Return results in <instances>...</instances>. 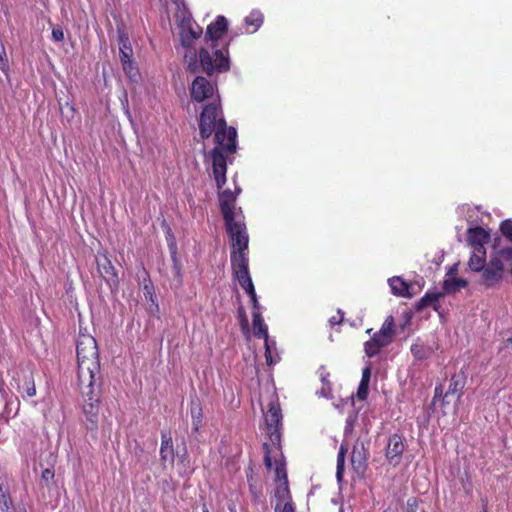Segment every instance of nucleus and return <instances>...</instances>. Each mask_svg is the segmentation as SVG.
<instances>
[{
  "mask_svg": "<svg viewBox=\"0 0 512 512\" xmlns=\"http://www.w3.org/2000/svg\"><path fill=\"white\" fill-rule=\"evenodd\" d=\"M199 132L203 139L209 138L215 133L216 147L209 157L212 161L213 175L217 187L221 189L226 183L227 163L224 152L232 154L237 149V131L234 127H228L223 117L220 105L213 102L206 105L200 114Z\"/></svg>",
  "mask_w": 512,
  "mask_h": 512,
  "instance_id": "nucleus-1",
  "label": "nucleus"
},
{
  "mask_svg": "<svg viewBox=\"0 0 512 512\" xmlns=\"http://www.w3.org/2000/svg\"><path fill=\"white\" fill-rule=\"evenodd\" d=\"M225 34H180L182 47L188 49L184 57L190 55L188 69L195 73L198 69L197 53L202 70L212 75L214 72H226L230 69L228 41Z\"/></svg>",
  "mask_w": 512,
  "mask_h": 512,
  "instance_id": "nucleus-2",
  "label": "nucleus"
},
{
  "mask_svg": "<svg viewBox=\"0 0 512 512\" xmlns=\"http://www.w3.org/2000/svg\"><path fill=\"white\" fill-rule=\"evenodd\" d=\"M77 379L88 388L92 379H100V362L97 342L91 335H80L77 341Z\"/></svg>",
  "mask_w": 512,
  "mask_h": 512,
  "instance_id": "nucleus-3",
  "label": "nucleus"
},
{
  "mask_svg": "<svg viewBox=\"0 0 512 512\" xmlns=\"http://www.w3.org/2000/svg\"><path fill=\"white\" fill-rule=\"evenodd\" d=\"M227 232L231 238V255L243 254L248 256L249 236L246 225L243 221L237 220L236 215L230 216L228 220H224Z\"/></svg>",
  "mask_w": 512,
  "mask_h": 512,
  "instance_id": "nucleus-4",
  "label": "nucleus"
},
{
  "mask_svg": "<svg viewBox=\"0 0 512 512\" xmlns=\"http://www.w3.org/2000/svg\"><path fill=\"white\" fill-rule=\"evenodd\" d=\"M101 384V378L92 379L89 387L85 388L84 385L78 381V388L84 399L83 411L87 419L91 422H95L98 415V404Z\"/></svg>",
  "mask_w": 512,
  "mask_h": 512,
  "instance_id": "nucleus-5",
  "label": "nucleus"
},
{
  "mask_svg": "<svg viewBox=\"0 0 512 512\" xmlns=\"http://www.w3.org/2000/svg\"><path fill=\"white\" fill-rule=\"evenodd\" d=\"M481 272L480 284L486 287H493L498 284L504 275V264L498 256L490 258Z\"/></svg>",
  "mask_w": 512,
  "mask_h": 512,
  "instance_id": "nucleus-6",
  "label": "nucleus"
},
{
  "mask_svg": "<svg viewBox=\"0 0 512 512\" xmlns=\"http://www.w3.org/2000/svg\"><path fill=\"white\" fill-rule=\"evenodd\" d=\"M265 421L270 440L273 444L280 442V426L282 421L281 409L278 404H271L266 415Z\"/></svg>",
  "mask_w": 512,
  "mask_h": 512,
  "instance_id": "nucleus-7",
  "label": "nucleus"
},
{
  "mask_svg": "<svg viewBox=\"0 0 512 512\" xmlns=\"http://www.w3.org/2000/svg\"><path fill=\"white\" fill-rule=\"evenodd\" d=\"M252 326H253V334L255 337L259 339L265 340V356L268 364H273L272 356H271V342L268 336V328L264 323V319L260 311L252 312Z\"/></svg>",
  "mask_w": 512,
  "mask_h": 512,
  "instance_id": "nucleus-8",
  "label": "nucleus"
},
{
  "mask_svg": "<svg viewBox=\"0 0 512 512\" xmlns=\"http://www.w3.org/2000/svg\"><path fill=\"white\" fill-rule=\"evenodd\" d=\"M369 457V442L357 440L351 452V464L357 473H364Z\"/></svg>",
  "mask_w": 512,
  "mask_h": 512,
  "instance_id": "nucleus-9",
  "label": "nucleus"
},
{
  "mask_svg": "<svg viewBox=\"0 0 512 512\" xmlns=\"http://www.w3.org/2000/svg\"><path fill=\"white\" fill-rule=\"evenodd\" d=\"M96 263L101 278L111 289H117L119 280L110 259L106 255L97 256Z\"/></svg>",
  "mask_w": 512,
  "mask_h": 512,
  "instance_id": "nucleus-10",
  "label": "nucleus"
},
{
  "mask_svg": "<svg viewBox=\"0 0 512 512\" xmlns=\"http://www.w3.org/2000/svg\"><path fill=\"white\" fill-rule=\"evenodd\" d=\"M214 93L213 84L205 77L198 76L192 83L191 97L197 102H203L210 98Z\"/></svg>",
  "mask_w": 512,
  "mask_h": 512,
  "instance_id": "nucleus-11",
  "label": "nucleus"
},
{
  "mask_svg": "<svg viewBox=\"0 0 512 512\" xmlns=\"http://www.w3.org/2000/svg\"><path fill=\"white\" fill-rule=\"evenodd\" d=\"M404 450L405 444L402 436L393 434L388 439L385 456L390 463L397 465L401 461Z\"/></svg>",
  "mask_w": 512,
  "mask_h": 512,
  "instance_id": "nucleus-12",
  "label": "nucleus"
},
{
  "mask_svg": "<svg viewBox=\"0 0 512 512\" xmlns=\"http://www.w3.org/2000/svg\"><path fill=\"white\" fill-rule=\"evenodd\" d=\"M230 258L234 277L238 280V282H243L244 280L247 281V279L251 277L248 269V256L239 254L237 256L231 255Z\"/></svg>",
  "mask_w": 512,
  "mask_h": 512,
  "instance_id": "nucleus-13",
  "label": "nucleus"
},
{
  "mask_svg": "<svg viewBox=\"0 0 512 512\" xmlns=\"http://www.w3.org/2000/svg\"><path fill=\"white\" fill-rule=\"evenodd\" d=\"M160 459L163 463H173L175 459L172 436L171 433L166 430L161 432Z\"/></svg>",
  "mask_w": 512,
  "mask_h": 512,
  "instance_id": "nucleus-14",
  "label": "nucleus"
},
{
  "mask_svg": "<svg viewBox=\"0 0 512 512\" xmlns=\"http://www.w3.org/2000/svg\"><path fill=\"white\" fill-rule=\"evenodd\" d=\"M221 212L224 220H228L230 216L235 215V195L231 190H224L219 195Z\"/></svg>",
  "mask_w": 512,
  "mask_h": 512,
  "instance_id": "nucleus-15",
  "label": "nucleus"
},
{
  "mask_svg": "<svg viewBox=\"0 0 512 512\" xmlns=\"http://www.w3.org/2000/svg\"><path fill=\"white\" fill-rule=\"evenodd\" d=\"M489 235L482 227L469 228L467 233V241L474 248L484 246L488 241Z\"/></svg>",
  "mask_w": 512,
  "mask_h": 512,
  "instance_id": "nucleus-16",
  "label": "nucleus"
},
{
  "mask_svg": "<svg viewBox=\"0 0 512 512\" xmlns=\"http://www.w3.org/2000/svg\"><path fill=\"white\" fill-rule=\"evenodd\" d=\"M486 264V251L484 246L474 248L468 266L474 272H480Z\"/></svg>",
  "mask_w": 512,
  "mask_h": 512,
  "instance_id": "nucleus-17",
  "label": "nucleus"
},
{
  "mask_svg": "<svg viewBox=\"0 0 512 512\" xmlns=\"http://www.w3.org/2000/svg\"><path fill=\"white\" fill-rule=\"evenodd\" d=\"M246 30L256 32L264 23V15L259 10H252L244 19Z\"/></svg>",
  "mask_w": 512,
  "mask_h": 512,
  "instance_id": "nucleus-18",
  "label": "nucleus"
},
{
  "mask_svg": "<svg viewBox=\"0 0 512 512\" xmlns=\"http://www.w3.org/2000/svg\"><path fill=\"white\" fill-rule=\"evenodd\" d=\"M467 285L468 283L465 279L450 277L444 280L443 290L441 292H445V295L454 294Z\"/></svg>",
  "mask_w": 512,
  "mask_h": 512,
  "instance_id": "nucleus-19",
  "label": "nucleus"
},
{
  "mask_svg": "<svg viewBox=\"0 0 512 512\" xmlns=\"http://www.w3.org/2000/svg\"><path fill=\"white\" fill-rule=\"evenodd\" d=\"M389 286L394 295L402 297L410 296L408 284L398 276H394L389 279Z\"/></svg>",
  "mask_w": 512,
  "mask_h": 512,
  "instance_id": "nucleus-20",
  "label": "nucleus"
},
{
  "mask_svg": "<svg viewBox=\"0 0 512 512\" xmlns=\"http://www.w3.org/2000/svg\"><path fill=\"white\" fill-rule=\"evenodd\" d=\"M275 472H276L277 479H279V480L283 479L285 481L284 488L282 490H278V492H277L278 498L287 499V500L291 499L289 489L287 486V474H286L284 465L282 463H277Z\"/></svg>",
  "mask_w": 512,
  "mask_h": 512,
  "instance_id": "nucleus-21",
  "label": "nucleus"
},
{
  "mask_svg": "<svg viewBox=\"0 0 512 512\" xmlns=\"http://www.w3.org/2000/svg\"><path fill=\"white\" fill-rule=\"evenodd\" d=\"M348 452V446L345 443L340 445L337 455V466H336V478L338 482H341L344 474L345 456Z\"/></svg>",
  "mask_w": 512,
  "mask_h": 512,
  "instance_id": "nucleus-22",
  "label": "nucleus"
},
{
  "mask_svg": "<svg viewBox=\"0 0 512 512\" xmlns=\"http://www.w3.org/2000/svg\"><path fill=\"white\" fill-rule=\"evenodd\" d=\"M228 30V21L227 19L219 15L216 17V19L210 23L207 26L206 32L207 33H221V32H227Z\"/></svg>",
  "mask_w": 512,
  "mask_h": 512,
  "instance_id": "nucleus-23",
  "label": "nucleus"
},
{
  "mask_svg": "<svg viewBox=\"0 0 512 512\" xmlns=\"http://www.w3.org/2000/svg\"><path fill=\"white\" fill-rule=\"evenodd\" d=\"M118 43L120 50V58H131L133 53L129 39V34H119Z\"/></svg>",
  "mask_w": 512,
  "mask_h": 512,
  "instance_id": "nucleus-24",
  "label": "nucleus"
},
{
  "mask_svg": "<svg viewBox=\"0 0 512 512\" xmlns=\"http://www.w3.org/2000/svg\"><path fill=\"white\" fill-rule=\"evenodd\" d=\"M412 355L418 360H424L431 356L432 348L422 343H414L411 346Z\"/></svg>",
  "mask_w": 512,
  "mask_h": 512,
  "instance_id": "nucleus-25",
  "label": "nucleus"
},
{
  "mask_svg": "<svg viewBox=\"0 0 512 512\" xmlns=\"http://www.w3.org/2000/svg\"><path fill=\"white\" fill-rule=\"evenodd\" d=\"M445 296V292L433 291L426 292L422 297L423 300L427 303V306H432L434 310L438 311L439 305L438 301Z\"/></svg>",
  "mask_w": 512,
  "mask_h": 512,
  "instance_id": "nucleus-26",
  "label": "nucleus"
},
{
  "mask_svg": "<svg viewBox=\"0 0 512 512\" xmlns=\"http://www.w3.org/2000/svg\"><path fill=\"white\" fill-rule=\"evenodd\" d=\"M464 387V380L459 375H453L450 379V383L448 389L446 391L445 396L447 397L450 394H455L462 390Z\"/></svg>",
  "mask_w": 512,
  "mask_h": 512,
  "instance_id": "nucleus-27",
  "label": "nucleus"
},
{
  "mask_svg": "<svg viewBox=\"0 0 512 512\" xmlns=\"http://www.w3.org/2000/svg\"><path fill=\"white\" fill-rule=\"evenodd\" d=\"M394 328V318L393 316H388L384 323L382 324L381 329L378 331L382 336L389 337L393 340V331Z\"/></svg>",
  "mask_w": 512,
  "mask_h": 512,
  "instance_id": "nucleus-28",
  "label": "nucleus"
},
{
  "mask_svg": "<svg viewBox=\"0 0 512 512\" xmlns=\"http://www.w3.org/2000/svg\"><path fill=\"white\" fill-rule=\"evenodd\" d=\"M0 510L1 512H14L13 501L10 493L0 494Z\"/></svg>",
  "mask_w": 512,
  "mask_h": 512,
  "instance_id": "nucleus-29",
  "label": "nucleus"
},
{
  "mask_svg": "<svg viewBox=\"0 0 512 512\" xmlns=\"http://www.w3.org/2000/svg\"><path fill=\"white\" fill-rule=\"evenodd\" d=\"M380 349L381 348L374 342L372 338L366 341L364 344L365 354L369 358L376 356L379 353Z\"/></svg>",
  "mask_w": 512,
  "mask_h": 512,
  "instance_id": "nucleus-30",
  "label": "nucleus"
},
{
  "mask_svg": "<svg viewBox=\"0 0 512 512\" xmlns=\"http://www.w3.org/2000/svg\"><path fill=\"white\" fill-rule=\"evenodd\" d=\"M191 414H192V424L194 431H198L199 427L201 426L202 421V413L201 409L198 407H192L191 408Z\"/></svg>",
  "mask_w": 512,
  "mask_h": 512,
  "instance_id": "nucleus-31",
  "label": "nucleus"
},
{
  "mask_svg": "<svg viewBox=\"0 0 512 512\" xmlns=\"http://www.w3.org/2000/svg\"><path fill=\"white\" fill-rule=\"evenodd\" d=\"M24 389H25V393L28 397H33L36 395V387H35V382H34L32 374H30L28 377H26Z\"/></svg>",
  "mask_w": 512,
  "mask_h": 512,
  "instance_id": "nucleus-32",
  "label": "nucleus"
},
{
  "mask_svg": "<svg viewBox=\"0 0 512 512\" xmlns=\"http://www.w3.org/2000/svg\"><path fill=\"white\" fill-rule=\"evenodd\" d=\"M120 59H121V63H122L123 70L125 71V73L128 74L130 78L136 76V70L133 67L132 59L131 58H120Z\"/></svg>",
  "mask_w": 512,
  "mask_h": 512,
  "instance_id": "nucleus-33",
  "label": "nucleus"
},
{
  "mask_svg": "<svg viewBox=\"0 0 512 512\" xmlns=\"http://www.w3.org/2000/svg\"><path fill=\"white\" fill-rule=\"evenodd\" d=\"M500 230L502 234L512 242V220L506 219L500 225Z\"/></svg>",
  "mask_w": 512,
  "mask_h": 512,
  "instance_id": "nucleus-34",
  "label": "nucleus"
},
{
  "mask_svg": "<svg viewBox=\"0 0 512 512\" xmlns=\"http://www.w3.org/2000/svg\"><path fill=\"white\" fill-rule=\"evenodd\" d=\"M0 69L7 73L9 70L8 58L5 52L4 45L0 39Z\"/></svg>",
  "mask_w": 512,
  "mask_h": 512,
  "instance_id": "nucleus-35",
  "label": "nucleus"
},
{
  "mask_svg": "<svg viewBox=\"0 0 512 512\" xmlns=\"http://www.w3.org/2000/svg\"><path fill=\"white\" fill-rule=\"evenodd\" d=\"M372 339L380 348L386 347L392 342L391 338L382 336L379 332L374 333Z\"/></svg>",
  "mask_w": 512,
  "mask_h": 512,
  "instance_id": "nucleus-36",
  "label": "nucleus"
},
{
  "mask_svg": "<svg viewBox=\"0 0 512 512\" xmlns=\"http://www.w3.org/2000/svg\"><path fill=\"white\" fill-rule=\"evenodd\" d=\"M368 393L369 384L360 382L357 389V398L361 401H365L368 397Z\"/></svg>",
  "mask_w": 512,
  "mask_h": 512,
  "instance_id": "nucleus-37",
  "label": "nucleus"
},
{
  "mask_svg": "<svg viewBox=\"0 0 512 512\" xmlns=\"http://www.w3.org/2000/svg\"><path fill=\"white\" fill-rule=\"evenodd\" d=\"M275 512H295L294 504L291 499L286 500L284 505L281 507L279 503L275 506Z\"/></svg>",
  "mask_w": 512,
  "mask_h": 512,
  "instance_id": "nucleus-38",
  "label": "nucleus"
},
{
  "mask_svg": "<svg viewBox=\"0 0 512 512\" xmlns=\"http://www.w3.org/2000/svg\"><path fill=\"white\" fill-rule=\"evenodd\" d=\"M180 32H195L189 17H183L179 24Z\"/></svg>",
  "mask_w": 512,
  "mask_h": 512,
  "instance_id": "nucleus-39",
  "label": "nucleus"
},
{
  "mask_svg": "<svg viewBox=\"0 0 512 512\" xmlns=\"http://www.w3.org/2000/svg\"><path fill=\"white\" fill-rule=\"evenodd\" d=\"M495 256H498L501 260H512V246L500 249L499 251H497Z\"/></svg>",
  "mask_w": 512,
  "mask_h": 512,
  "instance_id": "nucleus-40",
  "label": "nucleus"
},
{
  "mask_svg": "<svg viewBox=\"0 0 512 512\" xmlns=\"http://www.w3.org/2000/svg\"><path fill=\"white\" fill-rule=\"evenodd\" d=\"M143 291H144L145 298L149 299L151 302L154 303L155 295H154V288H153V285L151 284V282L144 284Z\"/></svg>",
  "mask_w": 512,
  "mask_h": 512,
  "instance_id": "nucleus-41",
  "label": "nucleus"
},
{
  "mask_svg": "<svg viewBox=\"0 0 512 512\" xmlns=\"http://www.w3.org/2000/svg\"><path fill=\"white\" fill-rule=\"evenodd\" d=\"M371 370V363L368 362L362 370V377L360 382L369 384L371 378Z\"/></svg>",
  "mask_w": 512,
  "mask_h": 512,
  "instance_id": "nucleus-42",
  "label": "nucleus"
},
{
  "mask_svg": "<svg viewBox=\"0 0 512 512\" xmlns=\"http://www.w3.org/2000/svg\"><path fill=\"white\" fill-rule=\"evenodd\" d=\"M418 507L417 499L412 497L407 500V509L408 512H415Z\"/></svg>",
  "mask_w": 512,
  "mask_h": 512,
  "instance_id": "nucleus-43",
  "label": "nucleus"
},
{
  "mask_svg": "<svg viewBox=\"0 0 512 512\" xmlns=\"http://www.w3.org/2000/svg\"><path fill=\"white\" fill-rule=\"evenodd\" d=\"M171 253H172V260L174 262V267H173L174 273H175V276L179 277V275H180V268H179V265H178L177 259H176V251L173 250Z\"/></svg>",
  "mask_w": 512,
  "mask_h": 512,
  "instance_id": "nucleus-44",
  "label": "nucleus"
},
{
  "mask_svg": "<svg viewBox=\"0 0 512 512\" xmlns=\"http://www.w3.org/2000/svg\"><path fill=\"white\" fill-rule=\"evenodd\" d=\"M338 314L340 315V317L338 319L335 316H333L329 319V322L331 325L340 324L343 321V315H344L343 311L339 309Z\"/></svg>",
  "mask_w": 512,
  "mask_h": 512,
  "instance_id": "nucleus-45",
  "label": "nucleus"
},
{
  "mask_svg": "<svg viewBox=\"0 0 512 512\" xmlns=\"http://www.w3.org/2000/svg\"><path fill=\"white\" fill-rule=\"evenodd\" d=\"M329 373L325 372L323 368L320 370V378L324 386L329 387V381H328Z\"/></svg>",
  "mask_w": 512,
  "mask_h": 512,
  "instance_id": "nucleus-46",
  "label": "nucleus"
},
{
  "mask_svg": "<svg viewBox=\"0 0 512 512\" xmlns=\"http://www.w3.org/2000/svg\"><path fill=\"white\" fill-rule=\"evenodd\" d=\"M54 477V473L53 471H51L50 469H45L43 472H42V478L45 480V481H49L51 479H53Z\"/></svg>",
  "mask_w": 512,
  "mask_h": 512,
  "instance_id": "nucleus-47",
  "label": "nucleus"
},
{
  "mask_svg": "<svg viewBox=\"0 0 512 512\" xmlns=\"http://www.w3.org/2000/svg\"><path fill=\"white\" fill-rule=\"evenodd\" d=\"M250 492L253 495V500L257 501L261 495V491H258L253 485H250Z\"/></svg>",
  "mask_w": 512,
  "mask_h": 512,
  "instance_id": "nucleus-48",
  "label": "nucleus"
},
{
  "mask_svg": "<svg viewBox=\"0 0 512 512\" xmlns=\"http://www.w3.org/2000/svg\"><path fill=\"white\" fill-rule=\"evenodd\" d=\"M264 463H265V466L270 469L272 467V460H271V457L269 455V452L267 451L265 456H264Z\"/></svg>",
  "mask_w": 512,
  "mask_h": 512,
  "instance_id": "nucleus-49",
  "label": "nucleus"
},
{
  "mask_svg": "<svg viewBox=\"0 0 512 512\" xmlns=\"http://www.w3.org/2000/svg\"><path fill=\"white\" fill-rule=\"evenodd\" d=\"M428 307L427 306V303L423 300V298H421L417 304H416V310L417 311H421L423 310L424 308Z\"/></svg>",
  "mask_w": 512,
  "mask_h": 512,
  "instance_id": "nucleus-50",
  "label": "nucleus"
},
{
  "mask_svg": "<svg viewBox=\"0 0 512 512\" xmlns=\"http://www.w3.org/2000/svg\"><path fill=\"white\" fill-rule=\"evenodd\" d=\"M65 34H51L52 40L55 42H62Z\"/></svg>",
  "mask_w": 512,
  "mask_h": 512,
  "instance_id": "nucleus-51",
  "label": "nucleus"
},
{
  "mask_svg": "<svg viewBox=\"0 0 512 512\" xmlns=\"http://www.w3.org/2000/svg\"><path fill=\"white\" fill-rule=\"evenodd\" d=\"M242 288L245 290V292L247 294H249L250 292H253V290H255L253 282L250 284H247V286H243Z\"/></svg>",
  "mask_w": 512,
  "mask_h": 512,
  "instance_id": "nucleus-52",
  "label": "nucleus"
},
{
  "mask_svg": "<svg viewBox=\"0 0 512 512\" xmlns=\"http://www.w3.org/2000/svg\"><path fill=\"white\" fill-rule=\"evenodd\" d=\"M251 302L253 306V311H260V304L258 302V299L255 298L254 300H251Z\"/></svg>",
  "mask_w": 512,
  "mask_h": 512,
  "instance_id": "nucleus-53",
  "label": "nucleus"
},
{
  "mask_svg": "<svg viewBox=\"0 0 512 512\" xmlns=\"http://www.w3.org/2000/svg\"><path fill=\"white\" fill-rule=\"evenodd\" d=\"M443 388L442 385H438L435 387V397L440 396L442 394Z\"/></svg>",
  "mask_w": 512,
  "mask_h": 512,
  "instance_id": "nucleus-54",
  "label": "nucleus"
},
{
  "mask_svg": "<svg viewBox=\"0 0 512 512\" xmlns=\"http://www.w3.org/2000/svg\"><path fill=\"white\" fill-rule=\"evenodd\" d=\"M456 272H457V265H454V266H452V267L449 269V271H448L447 275H448V276H452V275H454Z\"/></svg>",
  "mask_w": 512,
  "mask_h": 512,
  "instance_id": "nucleus-55",
  "label": "nucleus"
},
{
  "mask_svg": "<svg viewBox=\"0 0 512 512\" xmlns=\"http://www.w3.org/2000/svg\"><path fill=\"white\" fill-rule=\"evenodd\" d=\"M250 283H252V279H251V277H249V278L247 279V281H246V280H244L243 282H239V284H240V286H241V287H243V286H247V284H250Z\"/></svg>",
  "mask_w": 512,
  "mask_h": 512,
  "instance_id": "nucleus-56",
  "label": "nucleus"
},
{
  "mask_svg": "<svg viewBox=\"0 0 512 512\" xmlns=\"http://www.w3.org/2000/svg\"><path fill=\"white\" fill-rule=\"evenodd\" d=\"M248 295H249L251 300H254L255 298H257L255 290H253V292H250Z\"/></svg>",
  "mask_w": 512,
  "mask_h": 512,
  "instance_id": "nucleus-57",
  "label": "nucleus"
},
{
  "mask_svg": "<svg viewBox=\"0 0 512 512\" xmlns=\"http://www.w3.org/2000/svg\"><path fill=\"white\" fill-rule=\"evenodd\" d=\"M3 493H9V491L7 489H4L3 484L0 483V494H3Z\"/></svg>",
  "mask_w": 512,
  "mask_h": 512,
  "instance_id": "nucleus-58",
  "label": "nucleus"
},
{
  "mask_svg": "<svg viewBox=\"0 0 512 512\" xmlns=\"http://www.w3.org/2000/svg\"><path fill=\"white\" fill-rule=\"evenodd\" d=\"M203 512H209L208 508L205 505L203 506Z\"/></svg>",
  "mask_w": 512,
  "mask_h": 512,
  "instance_id": "nucleus-59",
  "label": "nucleus"
},
{
  "mask_svg": "<svg viewBox=\"0 0 512 512\" xmlns=\"http://www.w3.org/2000/svg\"><path fill=\"white\" fill-rule=\"evenodd\" d=\"M507 342L512 344V337L508 338Z\"/></svg>",
  "mask_w": 512,
  "mask_h": 512,
  "instance_id": "nucleus-60",
  "label": "nucleus"
},
{
  "mask_svg": "<svg viewBox=\"0 0 512 512\" xmlns=\"http://www.w3.org/2000/svg\"><path fill=\"white\" fill-rule=\"evenodd\" d=\"M481 512H488L487 508H483Z\"/></svg>",
  "mask_w": 512,
  "mask_h": 512,
  "instance_id": "nucleus-61",
  "label": "nucleus"
},
{
  "mask_svg": "<svg viewBox=\"0 0 512 512\" xmlns=\"http://www.w3.org/2000/svg\"><path fill=\"white\" fill-rule=\"evenodd\" d=\"M55 32H60V31H59V30H55V29H53V30H52V33H55Z\"/></svg>",
  "mask_w": 512,
  "mask_h": 512,
  "instance_id": "nucleus-62",
  "label": "nucleus"
},
{
  "mask_svg": "<svg viewBox=\"0 0 512 512\" xmlns=\"http://www.w3.org/2000/svg\"><path fill=\"white\" fill-rule=\"evenodd\" d=\"M339 512H344L343 508H340V509H339Z\"/></svg>",
  "mask_w": 512,
  "mask_h": 512,
  "instance_id": "nucleus-63",
  "label": "nucleus"
},
{
  "mask_svg": "<svg viewBox=\"0 0 512 512\" xmlns=\"http://www.w3.org/2000/svg\"><path fill=\"white\" fill-rule=\"evenodd\" d=\"M230 512H236L234 509H231Z\"/></svg>",
  "mask_w": 512,
  "mask_h": 512,
  "instance_id": "nucleus-64",
  "label": "nucleus"
}]
</instances>
